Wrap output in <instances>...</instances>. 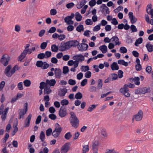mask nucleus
<instances>
[{
    "label": "nucleus",
    "instance_id": "59",
    "mask_svg": "<svg viewBox=\"0 0 153 153\" xmlns=\"http://www.w3.org/2000/svg\"><path fill=\"white\" fill-rule=\"evenodd\" d=\"M44 64L42 68L43 69H47L49 67V65L46 62H44Z\"/></svg>",
    "mask_w": 153,
    "mask_h": 153
},
{
    "label": "nucleus",
    "instance_id": "12",
    "mask_svg": "<svg viewBox=\"0 0 153 153\" xmlns=\"http://www.w3.org/2000/svg\"><path fill=\"white\" fill-rule=\"evenodd\" d=\"M54 74L56 78L60 79L62 75L61 70L59 68H55Z\"/></svg>",
    "mask_w": 153,
    "mask_h": 153
},
{
    "label": "nucleus",
    "instance_id": "43",
    "mask_svg": "<svg viewBox=\"0 0 153 153\" xmlns=\"http://www.w3.org/2000/svg\"><path fill=\"white\" fill-rule=\"evenodd\" d=\"M120 51L121 53H125L127 52V50L125 47H121L120 48Z\"/></svg>",
    "mask_w": 153,
    "mask_h": 153
},
{
    "label": "nucleus",
    "instance_id": "16",
    "mask_svg": "<svg viewBox=\"0 0 153 153\" xmlns=\"http://www.w3.org/2000/svg\"><path fill=\"white\" fill-rule=\"evenodd\" d=\"M60 91H58V94L60 97H63L65 96L66 93L67 92V90L66 88H60Z\"/></svg>",
    "mask_w": 153,
    "mask_h": 153
},
{
    "label": "nucleus",
    "instance_id": "64",
    "mask_svg": "<svg viewBox=\"0 0 153 153\" xmlns=\"http://www.w3.org/2000/svg\"><path fill=\"white\" fill-rule=\"evenodd\" d=\"M83 74L82 72H80L76 76L77 79L80 80L83 77Z\"/></svg>",
    "mask_w": 153,
    "mask_h": 153
},
{
    "label": "nucleus",
    "instance_id": "55",
    "mask_svg": "<svg viewBox=\"0 0 153 153\" xmlns=\"http://www.w3.org/2000/svg\"><path fill=\"white\" fill-rule=\"evenodd\" d=\"M56 30V28L54 27H52L50 28L49 30L48 31V32L50 33H53Z\"/></svg>",
    "mask_w": 153,
    "mask_h": 153
},
{
    "label": "nucleus",
    "instance_id": "51",
    "mask_svg": "<svg viewBox=\"0 0 153 153\" xmlns=\"http://www.w3.org/2000/svg\"><path fill=\"white\" fill-rule=\"evenodd\" d=\"M49 118L53 120H55L56 118V116L54 114H50L48 116Z\"/></svg>",
    "mask_w": 153,
    "mask_h": 153
},
{
    "label": "nucleus",
    "instance_id": "9",
    "mask_svg": "<svg viewBox=\"0 0 153 153\" xmlns=\"http://www.w3.org/2000/svg\"><path fill=\"white\" fill-rule=\"evenodd\" d=\"M143 111L140 110L136 114L134 115V116L136 121H139L142 120L143 117Z\"/></svg>",
    "mask_w": 153,
    "mask_h": 153
},
{
    "label": "nucleus",
    "instance_id": "57",
    "mask_svg": "<svg viewBox=\"0 0 153 153\" xmlns=\"http://www.w3.org/2000/svg\"><path fill=\"white\" fill-rule=\"evenodd\" d=\"M88 79H83L81 82V85L82 86H85L87 83Z\"/></svg>",
    "mask_w": 153,
    "mask_h": 153
},
{
    "label": "nucleus",
    "instance_id": "36",
    "mask_svg": "<svg viewBox=\"0 0 153 153\" xmlns=\"http://www.w3.org/2000/svg\"><path fill=\"white\" fill-rule=\"evenodd\" d=\"M45 134L44 132L43 131H41V132L39 138L41 141L43 142L44 141L45 139Z\"/></svg>",
    "mask_w": 153,
    "mask_h": 153
},
{
    "label": "nucleus",
    "instance_id": "22",
    "mask_svg": "<svg viewBox=\"0 0 153 153\" xmlns=\"http://www.w3.org/2000/svg\"><path fill=\"white\" fill-rule=\"evenodd\" d=\"M99 49L103 53H105L108 50L107 46L105 45H103L100 46L99 47Z\"/></svg>",
    "mask_w": 153,
    "mask_h": 153
},
{
    "label": "nucleus",
    "instance_id": "47",
    "mask_svg": "<svg viewBox=\"0 0 153 153\" xmlns=\"http://www.w3.org/2000/svg\"><path fill=\"white\" fill-rule=\"evenodd\" d=\"M42 119L41 116L39 115L38 116L35 121L36 124H38L40 123Z\"/></svg>",
    "mask_w": 153,
    "mask_h": 153
},
{
    "label": "nucleus",
    "instance_id": "53",
    "mask_svg": "<svg viewBox=\"0 0 153 153\" xmlns=\"http://www.w3.org/2000/svg\"><path fill=\"white\" fill-rule=\"evenodd\" d=\"M68 84L71 85H74L76 84V82L74 80L70 79H69L68 81Z\"/></svg>",
    "mask_w": 153,
    "mask_h": 153
},
{
    "label": "nucleus",
    "instance_id": "27",
    "mask_svg": "<svg viewBox=\"0 0 153 153\" xmlns=\"http://www.w3.org/2000/svg\"><path fill=\"white\" fill-rule=\"evenodd\" d=\"M51 49L52 52H57L58 51L59 48L58 46H56L55 44H53L51 45Z\"/></svg>",
    "mask_w": 153,
    "mask_h": 153
},
{
    "label": "nucleus",
    "instance_id": "17",
    "mask_svg": "<svg viewBox=\"0 0 153 153\" xmlns=\"http://www.w3.org/2000/svg\"><path fill=\"white\" fill-rule=\"evenodd\" d=\"M56 81L54 79H51L49 80L48 79L46 80V83L48 85L50 86H53L56 83Z\"/></svg>",
    "mask_w": 153,
    "mask_h": 153
},
{
    "label": "nucleus",
    "instance_id": "56",
    "mask_svg": "<svg viewBox=\"0 0 153 153\" xmlns=\"http://www.w3.org/2000/svg\"><path fill=\"white\" fill-rule=\"evenodd\" d=\"M74 5V4L73 2H71L68 3L66 4V7L68 9H70L73 7Z\"/></svg>",
    "mask_w": 153,
    "mask_h": 153
},
{
    "label": "nucleus",
    "instance_id": "18",
    "mask_svg": "<svg viewBox=\"0 0 153 153\" xmlns=\"http://www.w3.org/2000/svg\"><path fill=\"white\" fill-rule=\"evenodd\" d=\"M111 67L112 71L118 70L119 69V66L117 62H113L111 65Z\"/></svg>",
    "mask_w": 153,
    "mask_h": 153
},
{
    "label": "nucleus",
    "instance_id": "23",
    "mask_svg": "<svg viewBox=\"0 0 153 153\" xmlns=\"http://www.w3.org/2000/svg\"><path fill=\"white\" fill-rule=\"evenodd\" d=\"M50 86L48 85L47 86L44 88V94H49L52 92V90L50 89Z\"/></svg>",
    "mask_w": 153,
    "mask_h": 153
},
{
    "label": "nucleus",
    "instance_id": "4",
    "mask_svg": "<svg viewBox=\"0 0 153 153\" xmlns=\"http://www.w3.org/2000/svg\"><path fill=\"white\" fill-rule=\"evenodd\" d=\"M151 91L149 87L139 88L135 90L134 93L137 94H145L146 93H149Z\"/></svg>",
    "mask_w": 153,
    "mask_h": 153
},
{
    "label": "nucleus",
    "instance_id": "20",
    "mask_svg": "<svg viewBox=\"0 0 153 153\" xmlns=\"http://www.w3.org/2000/svg\"><path fill=\"white\" fill-rule=\"evenodd\" d=\"M148 51L149 52H152L153 51V45L151 44L150 42H149L146 45Z\"/></svg>",
    "mask_w": 153,
    "mask_h": 153
},
{
    "label": "nucleus",
    "instance_id": "1",
    "mask_svg": "<svg viewBox=\"0 0 153 153\" xmlns=\"http://www.w3.org/2000/svg\"><path fill=\"white\" fill-rule=\"evenodd\" d=\"M86 47L82 48H80V45L79 42L77 40H71L66 42H62L61 43V45L59 47V51H64L66 50H68L72 47H76L78 46L77 48L79 51L82 52L87 50L88 47V46L87 44H84Z\"/></svg>",
    "mask_w": 153,
    "mask_h": 153
},
{
    "label": "nucleus",
    "instance_id": "8",
    "mask_svg": "<svg viewBox=\"0 0 153 153\" xmlns=\"http://www.w3.org/2000/svg\"><path fill=\"white\" fill-rule=\"evenodd\" d=\"M59 116L61 117H64L66 115L67 110L65 107L62 106L61 107L59 111Z\"/></svg>",
    "mask_w": 153,
    "mask_h": 153
},
{
    "label": "nucleus",
    "instance_id": "39",
    "mask_svg": "<svg viewBox=\"0 0 153 153\" xmlns=\"http://www.w3.org/2000/svg\"><path fill=\"white\" fill-rule=\"evenodd\" d=\"M69 71V68L67 66H64L63 68V73L64 74H66Z\"/></svg>",
    "mask_w": 153,
    "mask_h": 153
},
{
    "label": "nucleus",
    "instance_id": "28",
    "mask_svg": "<svg viewBox=\"0 0 153 153\" xmlns=\"http://www.w3.org/2000/svg\"><path fill=\"white\" fill-rule=\"evenodd\" d=\"M48 85V84L46 83V82H42L40 83L39 88L40 89H43Z\"/></svg>",
    "mask_w": 153,
    "mask_h": 153
},
{
    "label": "nucleus",
    "instance_id": "45",
    "mask_svg": "<svg viewBox=\"0 0 153 153\" xmlns=\"http://www.w3.org/2000/svg\"><path fill=\"white\" fill-rule=\"evenodd\" d=\"M52 130L51 128H48L46 130V135L47 136H49L51 135L52 133Z\"/></svg>",
    "mask_w": 153,
    "mask_h": 153
},
{
    "label": "nucleus",
    "instance_id": "14",
    "mask_svg": "<svg viewBox=\"0 0 153 153\" xmlns=\"http://www.w3.org/2000/svg\"><path fill=\"white\" fill-rule=\"evenodd\" d=\"M12 68V66L11 65H9L5 68L4 73L8 77H10V70Z\"/></svg>",
    "mask_w": 153,
    "mask_h": 153
},
{
    "label": "nucleus",
    "instance_id": "34",
    "mask_svg": "<svg viewBox=\"0 0 153 153\" xmlns=\"http://www.w3.org/2000/svg\"><path fill=\"white\" fill-rule=\"evenodd\" d=\"M82 149V153H86V152L89 150V146L88 145L83 146Z\"/></svg>",
    "mask_w": 153,
    "mask_h": 153
},
{
    "label": "nucleus",
    "instance_id": "40",
    "mask_svg": "<svg viewBox=\"0 0 153 153\" xmlns=\"http://www.w3.org/2000/svg\"><path fill=\"white\" fill-rule=\"evenodd\" d=\"M133 42L130 36L128 35L126 37V42L128 44H130L132 43Z\"/></svg>",
    "mask_w": 153,
    "mask_h": 153
},
{
    "label": "nucleus",
    "instance_id": "61",
    "mask_svg": "<svg viewBox=\"0 0 153 153\" xmlns=\"http://www.w3.org/2000/svg\"><path fill=\"white\" fill-rule=\"evenodd\" d=\"M118 77L119 78H121L123 76V72L121 70H119L118 72Z\"/></svg>",
    "mask_w": 153,
    "mask_h": 153
},
{
    "label": "nucleus",
    "instance_id": "32",
    "mask_svg": "<svg viewBox=\"0 0 153 153\" xmlns=\"http://www.w3.org/2000/svg\"><path fill=\"white\" fill-rule=\"evenodd\" d=\"M82 97V94L80 92H78L75 95V98L77 100H80Z\"/></svg>",
    "mask_w": 153,
    "mask_h": 153
},
{
    "label": "nucleus",
    "instance_id": "33",
    "mask_svg": "<svg viewBox=\"0 0 153 153\" xmlns=\"http://www.w3.org/2000/svg\"><path fill=\"white\" fill-rule=\"evenodd\" d=\"M49 42L48 40L46 42H42L40 45V48L42 50L45 49L47 45V43Z\"/></svg>",
    "mask_w": 153,
    "mask_h": 153
},
{
    "label": "nucleus",
    "instance_id": "42",
    "mask_svg": "<svg viewBox=\"0 0 153 153\" xmlns=\"http://www.w3.org/2000/svg\"><path fill=\"white\" fill-rule=\"evenodd\" d=\"M72 135L71 134L70 132H68L66 133L64 136L65 138L67 140L70 139L72 137Z\"/></svg>",
    "mask_w": 153,
    "mask_h": 153
},
{
    "label": "nucleus",
    "instance_id": "7",
    "mask_svg": "<svg viewBox=\"0 0 153 153\" xmlns=\"http://www.w3.org/2000/svg\"><path fill=\"white\" fill-rule=\"evenodd\" d=\"M71 145L70 143H67L64 144L61 149V153H66L69 150L70 146Z\"/></svg>",
    "mask_w": 153,
    "mask_h": 153
},
{
    "label": "nucleus",
    "instance_id": "41",
    "mask_svg": "<svg viewBox=\"0 0 153 153\" xmlns=\"http://www.w3.org/2000/svg\"><path fill=\"white\" fill-rule=\"evenodd\" d=\"M98 84L97 85L98 89H101L102 85V80L99 79L98 80Z\"/></svg>",
    "mask_w": 153,
    "mask_h": 153
},
{
    "label": "nucleus",
    "instance_id": "58",
    "mask_svg": "<svg viewBox=\"0 0 153 153\" xmlns=\"http://www.w3.org/2000/svg\"><path fill=\"white\" fill-rule=\"evenodd\" d=\"M91 76V73L90 71H87L85 74V77L87 78H89Z\"/></svg>",
    "mask_w": 153,
    "mask_h": 153
},
{
    "label": "nucleus",
    "instance_id": "50",
    "mask_svg": "<svg viewBox=\"0 0 153 153\" xmlns=\"http://www.w3.org/2000/svg\"><path fill=\"white\" fill-rule=\"evenodd\" d=\"M37 58L40 59H43L45 58V55L43 53H40L38 55Z\"/></svg>",
    "mask_w": 153,
    "mask_h": 153
},
{
    "label": "nucleus",
    "instance_id": "63",
    "mask_svg": "<svg viewBox=\"0 0 153 153\" xmlns=\"http://www.w3.org/2000/svg\"><path fill=\"white\" fill-rule=\"evenodd\" d=\"M51 15H55L57 13L56 10L54 9H51L50 11Z\"/></svg>",
    "mask_w": 153,
    "mask_h": 153
},
{
    "label": "nucleus",
    "instance_id": "21",
    "mask_svg": "<svg viewBox=\"0 0 153 153\" xmlns=\"http://www.w3.org/2000/svg\"><path fill=\"white\" fill-rule=\"evenodd\" d=\"M86 2L87 1L86 0H82L81 1V2L80 4L78 3L77 4V8L78 9L82 8V7L85 5Z\"/></svg>",
    "mask_w": 153,
    "mask_h": 153
},
{
    "label": "nucleus",
    "instance_id": "35",
    "mask_svg": "<svg viewBox=\"0 0 153 153\" xmlns=\"http://www.w3.org/2000/svg\"><path fill=\"white\" fill-rule=\"evenodd\" d=\"M44 64V62H43L42 61H38L36 62V65L38 67L41 68H42Z\"/></svg>",
    "mask_w": 153,
    "mask_h": 153
},
{
    "label": "nucleus",
    "instance_id": "3",
    "mask_svg": "<svg viewBox=\"0 0 153 153\" xmlns=\"http://www.w3.org/2000/svg\"><path fill=\"white\" fill-rule=\"evenodd\" d=\"M72 59L74 60H76L74 64V67L75 68L78 67L79 61L82 62L85 59L84 56L81 54L74 55Z\"/></svg>",
    "mask_w": 153,
    "mask_h": 153
},
{
    "label": "nucleus",
    "instance_id": "19",
    "mask_svg": "<svg viewBox=\"0 0 153 153\" xmlns=\"http://www.w3.org/2000/svg\"><path fill=\"white\" fill-rule=\"evenodd\" d=\"M110 40H112L111 41L114 42L115 41V45H120L121 43L119 42V39L117 36H113Z\"/></svg>",
    "mask_w": 153,
    "mask_h": 153
},
{
    "label": "nucleus",
    "instance_id": "49",
    "mask_svg": "<svg viewBox=\"0 0 153 153\" xmlns=\"http://www.w3.org/2000/svg\"><path fill=\"white\" fill-rule=\"evenodd\" d=\"M45 58L47 59L49 58L51 56L52 53L51 51H47L45 52Z\"/></svg>",
    "mask_w": 153,
    "mask_h": 153
},
{
    "label": "nucleus",
    "instance_id": "5",
    "mask_svg": "<svg viewBox=\"0 0 153 153\" xmlns=\"http://www.w3.org/2000/svg\"><path fill=\"white\" fill-rule=\"evenodd\" d=\"M10 60V57L7 55H4L2 56L0 60L1 63L4 66H6L8 64Z\"/></svg>",
    "mask_w": 153,
    "mask_h": 153
},
{
    "label": "nucleus",
    "instance_id": "62",
    "mask_svg": "<svg viewBox=\"0 0 153 153\" xmlns=\"http://www.w3.org/2000/svg\"><path fill=\"white\" fill-rule=\"evenodd\" d=\"M152 70V67L150 66H147L146 69V71L149 74H150L151 73Z\"/></svg>",
    "mask_w": 153,
    "mask_h": 153
},
{
    "label": "nucleus",
    "instance_id": "13",
    "mask_svg": "<svg viewBox=\"0 0 153 153\" xmlns=\"http://www.w3.org/2000/svg\"><path fill=\"white\" fill-rule=\"evenodd\" d=\"M128 85L125 84L123 88H121L119 90L120 93L122 94H125V92H128L129 91V89L128 88Z\"/></svg>",
    "mask_w": 153,
    "mask_h": 153
},
{
    "label": "nucleus",
    "instance_id": "46",
    "mask_svg": "<svg viewBox=\"0 0 153 153\" xmlns=\"http://www.w3.org/2000/svg\"><path fill=\"white\" fill-rule=\"evenodd\" d=\"M134 83L135 85H139L140 84V79L138 77H134Z\"/></svg>",
    "mask_w": 153,
    "mask_h": 153
},
{
    "label": "nucleus",
    "instance_id": "54",
    "mask_svg": "<svg viewBox=\"0 0 153 153\" xmlns=\"http://www.w3.org/2000/svg\"><path fill=\"white\" fill-rule=\"evenodd\" d=\"M85 24L87 25H91L93 24V21L90 19H87L85 21Z\"/></svg>",
    "mask_w": 153,
    "mask_h": 153
},
{
    "label": "nucleus",
    "instance_id": "44",
    "mask_svg": "<svg viewBox=\"0 0 153 153\" xmlns=\"http://www.w3.org/2000/svg\"><path fill=\"white\" fill-rule=\"evenodd\" d=\"M123 7L122 6L120 5L117 8L114 9V11L115 13H117L120 10H123Z\"/></svg>",
    "mask_w": 153,
    "mask_h": 153
},
{
    "label": "nucleus",
    "instance_id": "11",
    "mask_svg": "<svg viewBox=\"0 0 153 153\" xmlns=\"http://www.w3.org/2000/svg\"><path fill=\"white\" fill-rule=\"evenodd\" d=\"M128 15L131 23L132 24L134 23L137 21V19L133 15V13L132 12H129L128 13Z\"/></svg>",
    "mask_w": 153,
    "mask_h": 153
},
{
    "label": "nucleus",
    "instance_id": "25",
    "mask_svg": "<svg viewBox=\"0 0 153 153\" xmlns=\"http://www.w3.org/2000/svg\"><path fill=\"white\" fill-rule=\"evenodd\" d=\"M143 39L142 37H140L136 40L134 45L135 46L138 47L139 45L141 44L143 42Z\"/></svg>",
    "mask_w": 153,
    "mask_h": 153
},
{
    "label": "nucleus",
    "instance_id": "15",
    "mask_svg": "<svg viewBox=\"0 0 153 153\" xmlns=\"http://www.w3.org/2000/svg\"><path fill=\"white\" fill-rule=\"evenodd\" d=\"M28 50H24L21 55L18 57L19 61H21L25 57L27 53Z\"/></svg>",
    "mask_w": 153,
    "mask_h": 153
},
{
    "label": "nucleus",
    "instance_id": "24",
    "mask_svg": "<svg viewBox=\"0 0 153 153\" xmlns=\"http://www.w3.org/2000/svg\"><path fill=\"white\" fill-rule=\"evenodd\" d=\"M82 16L78 12L76 13L75 19L77 21H80L82 19Z\"/></svg>",
    "mask_w": 153,
    "mask_h": 153
},
{
    "label": "nucleus",
    "instance_id": "26",
    "mask_svg": "<svg viewBox=\"0 0 153 153\" xmlns=\"http://www.w3.org/2000/svg\"><path fill=\"white\" fill-rule=\"evenodd\" d=\"M9 137V135L8 133H6L4 138L1 139V141L4 143H6L7 140Z\"/></svg>",
    "mask_w": 153,
    "mask_h": 153
},
{
    "label": "nucleus",
    "instance_id": "2",
    "mask_svg": "<svg viewBox=\"0 0 153 153\" xmlns=\"http://www.w3.org/2000/svg\"><path fill=\"white\" fill-rule=\"evenodd\" d=\"M70 114L71 115L69 118V121L71 125L73 127L75 128H77L79 125V120L74 112H70Z\"/></svg>",
    "mask_w": 153,
    "mask_h": 153
},
{
    "label": "nucleus",
    "instance_id": "10",
    "mask_svg": "<svg viewBox=\"0 0 153 153\" xmlns=\"http://www.w3.org/2000/svg\"><path fill=\"white\" fill-rule=\"evenodd\" d=\"M65 36L64 34H60L59 35L56 33H54L52 35V37L54 39H57L59 38V40L62 41L65 38Z\"/></svg>",
    "mask_w": 153,
    "mask_h": 153
},
{
    "label": "nucleus",
    "instance_id": "30",
    "mask_svg": "<svg viewBox=\"0 0 153 153\" xmlns=\"http://www.w3.org/2000/svg\"><path fill=\"white\" fill-rule=\"evenodd\" d=\"M98 105V104H96V105H90V106L88 109L87 111H89V112H91L94 109H95L96 107Z\"/></svg>",
    "mask_w": 153,
    "mask_h": 153
},
{
    "label": "nucleus",
    "instance_id": "38",
    "mask_svg": "<svg viewBox=\"0 0 153 153\" xmlns=\"http://www.w3.org/2000/svg\"><path fill=\"white\" fill-rule=\"evenodd\" d=\"M61 104L62 106L67 105L69 104L68 101L66 99H63L61 100Z\"/></svg>",
    "mask_w": 153,
    "mask_h": 153
},
{
    "label": "nucleus",
    "instance_id": "37",
    "mask_svg": "<svg viewBox=\"0 0 153 153\" xmlns=\"http://www.w3.org/2000/svg\"><path fill=\"white\" fill-rule=\"evenodd\" d=\"M62 131V128L61 127H56L55 129L53 131V133L57 132L60 134Z\"/></svg>",
    "mask_w": 153,
    "mask_h": 153
},
{
    "label": "nucleus",
    "instance_id": "31",
    "mask_svg": "<svg viewBox=\"0 0 153 153\" xmlns=\"http://www.w3.org/2000/svg\"><path fill=\"white\" fill-rule=\"evenodd\" d=\"M24 85L25 87H29L30 86L31 82L30 80L29 79H25L23 81Z\"/></svg>",
    "mask_w": 153,
    "mask_h": 153
},
{
    "label": "nucleus",
    "instance_id": "48",
    "mask_svg": "<svg viewBox=\"0 0 153 153\" xmlns=\"http://www.w3.org/2000/svg\"><path fill=\"white\" fill-rule=\"evenodd\" d=\"M96 3V0H91L89 1L88 4L91 7H92L95 5Z\"/></svg>",
    "mask_w": 153,
    "mask_h": 153
},
{
    "label": "nucleus",
    "instance_id": "29",
    "mask_svg": "<svg viewBox=\"0 0 153 153\" xmlns=\"http://www.w3.org/2000/svg\"><path fill=\"white\" fill-rule=\"evenodd\" d=\"M76 30L79 32H81L82 31H83L84 30V28L83 25H79L76 28Z\"/></svg>",
    "mask_w": 153,
    "mask_h": 153
},
{
    "label": "nucleus",
    "instance_id": "60",
    "mask_svg": "<svg viewBox=\"0 0 153 153\" xmlns=\"http://www.w3.org/2000/svg\"><path fill=\"white\" fill-rule=\"evenodd\" d=\"M112 76L111 80L114 81L116 80L118 78V75L116 74L113 73L111 74Z\"/></svg>",
    "mask_w": 153,
    "mask_h": 153
},
{
    "label": "nucleus",
    "instance_id": "52",
    "mask_svg": "<svg viewBox=\"0 0 153 153\" xmlns=\"http://www.w3.org/2000/svg\"><path fill=\"white\" fill-rule=\"evenodd\" d=\"M131 30H132L131 32H135L137 31V30L136 26L134 25H132L130 27Z\"/></svg>",
    "mask_w": 153,
    "mask_h": 153
},
{
    "label": "nucleus",
    "instance_id": "6",
    "mask_svg": "<svg viewBox=\"0 0 153 153\" xmlns=\"http://www.w3.org/2000/svg\"><path fill=\"white\" fill-rule=\"evenodd\" d=\"M25 106V109H20L19 110H20V111L19 113V119H21L22 117L25 114L28 110V103L27 102L25 103L24 104Z\"/></svg>",
    "mask_w": 153,
    "mask_h": 153
}]
</instances>
